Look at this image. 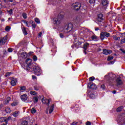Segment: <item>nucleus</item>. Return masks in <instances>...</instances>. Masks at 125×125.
Here are the masks:
<instances>
[{
	"instance_id": "1",
	"label": "nucleus",
	"mask_w": 125,
	"mask_h": 125,
	"mask_svg": "<svg viewBox=\"0 0 125 125\" xmlns=\"http://www.w3.org/2000/svg\"><path fill=\"white\" fill-rule=\"evenodd\" d=\"M63 31L65 33H73V32H75L74 25L71 23H68L64 26Z\"/></svg>"
},
{
	"instance_id": "2",
	"label": "nucleus",
	"mask_w": 125,
	"mask_h": 125,
	"mask_svg": "<svg viewBox=\"0 0 125 125\" xmlns=\"http://www.w3.org/2000/svg\"><path fill=\"white\" fill-rule=\"evenodd\" d=\"M104 78L107 79V81L112 82H114L116 79H117L116 75L113 74L112 73H109L108 75H105Z\"/></svg>"
},
{
	"instance_id": "3",
	"label": "nucleus",
	"mask_w": 125,
	"mask_h": 125,
	"mask_svg": "<svg viewBox=\"0 0 125 125\" xmlns=\"http://www.w3.org/2000/svg\"><path fill=\"white\" fill-rule=\"evenodd\" d=\"M63 17V15H61V14L58 15V18H54L53 20L54 24L57 25V26H59L60 23H61V19Z\"/></svg>"
},
{
	"instance_id": "4",
	"label": "nucleus",
	"mask_w": 125,
	"mask_h": 125,
	"mask_svg": "<svg viewBox=\"0 0 125 125\" xmlns=\"http://www.w3.org/2000/svg\"><path fill=\"white\" fill-rule=\"evenodd\" d=\"M33 69L34 73L35 75H37V76H41L42 73V69H41V67H40V66L39 65H36L35 67H34Z\"/></svg>"
},
{
	"instance_id": "5",
	"label": "nucleus",
	"mask_w": 125,
	"mask_h": 125,
	"mask_svg": "<svg viewBox=\"0 0 125 125\" xmlns=\"http://www.w3.org/2000/svg\"><path fill=\"white\" fill-rule=\"evenodd\" d=\"M118 123L120 125H125V113L120 115L118 120Z\"/></svg>"
},
{
	"instance_id": "6",
	"label": "nucleus",
	"mask_w": 125,
	"mask_h": 125,
	"mask_svg": "<svg viewBox=\"0 0 125 125\" xmlns=\"http://www.w3.org/2000/svg\"><path fill=\"white\" fill-rule=\"evenodd\" d=\"M53 110H54V104H52L47 108L46 110V113L51 114V113L53 112Z\"/></svg>"
},
{
	"instance_id": "7",
	"label": "nucleus",
	"mask_w": 125,
	"mask_h": 125,
	"mask_svg": "<svg viewBox=\"0 0 125 125\" xmlns=\"http://www.w3.org/2000/svg\"><path fill=\"white\" fill-rule=\"evenodd\" d=\"M114 82L115 84H116V85H117V86L119 85H122V84H123V81H122V79H121L120 77L116 78Z\"/></svg>"
},
{
	"instance_id": "8",
	"label": "nucleus",
	"mask_w": 125,
	"mask_h": 125,
	"mask_svg": "<svg viewBox=\"0 0 125 125\" xmlns=\"http://www.w3.org/2000/svg\"><path fill=\"white\" fill-rule=\"evenodd\" d=\"M105 37H106V38H109V37H110V33L107 32H101V39L102 40V41H103V40H104Z\"/></svg>"
},
{
	"instance_id": "9",
	"label": "nucleus",
	"mask_w": 125,
	"mask_h": 125,
	"mask_svg": "<svg viewBox=\"0 0 125 125\" xmlns=\"http://www.w3.org/2000/svg\"><path fill=\"white\" fill-rule=\"evenodd\" d=\"M7 42V36H5L4 37L0 38V46L5 44V43Z\"/></svg>"
},
{
	"instance_id": "10",
	"label": "nucleus",
	"mask_w": 125,
	"mask_h": 125,
	"mask_svg": "<svg viewBox=\"0 0 125 125\" xmlns=\"http://www.w3.org/2000/svg\"><path fill=\"white\" fill-rule=\"evenodd\" d=\"M81 3L79 2L75 3L72 4V7H73L75 10H79L80 8H81Z\"/></svg>"
},
{
	"instance_id": "11",
	"label": "nucleus",
	"mask_w": 125,
	"mask_h": 125,
	"mask_svg": "<svg viewBox=\"0 0 125 125\" xmlns=\"http://www.w3.org/2000/svg\"><path fill=\"white\" fill-rule=\"evenodd\" d=\"M102 4L104 6V9H106L107 6H108V4H109V1L107 0H102Z\"/></svg>"
},
{
	"instance_id": "12",
	"label": "nucleus",
	"mask_w": 125,
	"mask_h": 125,
	"mask_svg": "<svg viewBox=\"0 0 125 125\" xmlns=\"http://www.w3.org/2000/svg\"><path fill=\"white\" fill-rule=\"evenodd\" d=\"M25 63H26V65L29 67V68L31 69V67L32 66V60L31 59L28 58L26 61H25Z\"/></svg>"
},
{
	"instance_id": "13",
	"label": "nucleus",
	"mask_w": 125,
	"mask_h": 125,
	"mask_svg": "<svg viewBox=\"0 0 125 125\" xmlns=\"http://www.w3.org/2000/svg\"><path fill=\"white\" fill-rule=\"evenodd\" d=\"M42 103L43 104H45L47 106L49 105V103H50V100H48L46 99H42Z\"/></svg>"
},
{
	"instance_id": "14",
	"label": "nucleus",
	"mask_w": 125,
	"mask_h": 125,
	"mask_svg": "<svg viewBox=\"0 0 125 125\" xmlns=\"http://www.w3.org/2000/svg\"><path fill=\"white\" fill-rule=\"evenodd\" d=\"M103 20V15L102 14H99L98 16V18L97 19V22H102Z\"/></svg>"
},
{
	"instance_id": "15",
	"label": "nucleus",
	"mask_w": 125,
	"mask_h": 125,
	"mask_svg": "<svg viewBox=\"0 0 125 125\" xmlns=\"http://www.w3.org/2000/svg\"><path fill=\"white\" fill-rule=\"evenodd\" d=\"M103 54H105V55H108L111 54V53H112V50H107L106 49H104L103 50Z\"/></svg>"
},
{
	"instance_id": "16",
	"label": "nucleus",
	"mask_w": 125,
	"mask_h": 125,
	"mask_svg": "<svg viewBox=\"0 0 125 125\" xmlns=\"http://www.w3.org/2000/svg\"><path fill=\"white\" fill-rule=\"evenodd\" d=\"M89 47V44L87 42H86L84 44V46L83 47V48L84 49L83 52L85 53V54H86V52L85 51L86 49H87V48Z\"/></svg>"
},
{
	"instance_id": "17",
	"label": "nucleus",
	"mask_w": 125,
	"mask_h": 125,
	"mask_svg": "<svg viewBox=\"0 0 125 125\" xmlns=\"http://www.w3.org/2000/svg\"><path fill=\"white\" fill-rule=\"evenodd\" d=\"M21 98L22 101H24V102H25L28 100V96H27L26 94H23L21 96Z\"/></svg>"
},
{
	"instance_id": "18",
	"label": "nucleus",
	"mask_w": 125,
	"mask_h": 125,
	"mask_svg": "<svg viewBox=\"0 0 125 125\" xmlns=\"http://www.w3.org/2000/svg\"><path fill=\"white\" fill-rule=\"evenodd\" d=\"M33 22L34 21H23V23L25 24L27 27H31V24H33Z\"/></svg>"
},
{
	"instance_id": "19",
	"label": "nucleus",
	"mask_w": 125,
	"mask_h": 125,
	"mask_svg": "<svg viewBox=\"0 0 125 125\" xmlns=\"http://www.w3.org/2000/svg\"><path fill=\"white\" fill-rule=\"evenodd\" d=\"M87 86L90 89H94V84L91 82L88 83Z\"/></svg>"
},
{
	"instance_id": "20",
	"label": "nucleus",
	"mask_w": 125,
	"mask_h": 125,
	"mask_svg": "<svg viewBox=\"0 0 125 125\" xmlns=\"http://www.w3.org/2000/svg\"><path fill=\"white\" fill-rule=\"evenodd\" d=\"M16 83H17V80H16V79H15V78L12 79L11 81V84L13 86L16 85Z\"/></svg>"
},
{
	"instance_id": "21",
	"label": "nucleus",
	"mask_w": 125,
	"mask_h": 125,
	"mask_svg": "<svg viewBox=\"0 0 125 125\" xmlns=\"http://www.w3.org/2000/svg\"><path fill=\"white\" fill-rule=\"evenodd\" d=\"M21 67L23 68V69H26L27 70H30L29 66L27 65L26 63H23L21 64Z\"/></svg>"
},
{
	"instance_id": "22",
	"label": "nucleus",
	"mask_w": 125,
	"mask_h": 125,
	"mask_svg": "<svg viewBox=\"0 0 125 125\" xmlns=\"http://www.w3.org/2000/svg\"><path fill=\"white\" fill-rule=\"evenodd\" d=\"M21 57H22V58H24V59H25V58H27V53L26 52H23L21 54Z\"/></svg>"
},
{
	"instance_id": "23",
	"label": "nucleus",
	"mask_w": 125,
	"mask_h": 125,
	"mask_svg": "<svg viewBox=\"0 0 125 125\" xmlns=\"http://www.w3.org/2000/svg\"><path fill=\"white\" fill-rule=\"evenodd\" d=\"M21 29L22 30V32L24 34V35H25V36L28 35V32H27V30H26V28L25 27H23L21 26Z\"/></svg>"
},
{
	"instance_id": "24",
	"label": "nucleus",
	"mask_w": 125,
	"mask_h": 125,
	"mask_svg": "<svg viewBox=\"0 0 125 125\" xmlns=\"http://www.w3.org/2000/svg\"><path fill=\"white\" fill-rule=\"evenodd\" d=\"M91 39H92V41H96L98 40V37L95 35L92 36Z\"/></svg>"
},
{
	"instance_id": "25",
	"label": "nucleus",
	"mask_w": 125,
	"mask_h": 125,
	"mask_svg": "<svg viewBox=\"0 0 125 125\" xmlns=\"http://www.w3.org/2000/svg\"><path fill=\"white\" fill-rule=\"evenodd\" d=\"M19 114H20L19 111H15L13 113V115L14 116V117H18V116L19 115Z\"/></svg>"
},
{
	"instance_id": "26",
	"label": "nucleus",
	"mask_w": 125,
	"mask_h": 125,
	"mask_svg": "<svg viewBox=\"0 0 125 125\" xmlns=\"http://www.w3.org/2000/svg\"><path fill=\"white\" fill-rule=\"evenodd\" d=\"M34 20L37 24H41V21H40V19L39 18H35L34 19Z\"/></svg>"
},
{
	"instance_id": "27",
	"label": "nucleus",
	"mask_w": 125,
	"mask_h": 125,
	"mask_svg": "<svg viewBox=\"0 0 125 125\" xmlns=\"http://www.w3.org/2000/svg\"><path fill=\"white\" fill-rule=\"evenodd\" d=\"M6 119H5V117H1L0 118V122H4L6 123Z\"/></svg>"
},
{
	"instance_id": "28",
	"label": "nucleus",
	"mask_w": 125,
	"mask_h": 125,
	"mask_svg": "<svg viewBox=\"0 0 125 125\" xmlns=\"http://www.w3.org/2000/svg\"><path fill=\"white\" fill-rule=\"evenodd\" d=\"M113 39L115 40V41H120L121 39L120 37H118L116 36H113Z\"/></svg>"
},
{
	"instance_id": "29",
	"label": "nucleus",
	"mask_w": 125,
	"mask_h": 125,
	"mask_svg": "<svg viewBox=\"0 0 125 125\" xmlns=\"http://www.w3.org/2000/svg\"><path fill=\"white\" fill-rule=\"evenodd\" d=\"M5 112L6 113H10V112H11V110H10V108L9 107H7L5 109Z\"/></svg>"
},
{
	"instance_id": "30",
	"label": "nucleus",
	"mask_w": 125,
	"mask_h": 125,
	"mask_svg": "<svg viewBox=\"0 0 125 125\" xmlns=\"http://www.w3.org/2000/svg\"><path fill=\"white\" fill-rule=\"evenodd\" d=\"M25 90H26V87H25V86L21 87V92H23V91H25Z\"/></svg>"
},
{
	"instance_id": "31",
	"label": "nucleus",
	"mask_w": 125,
	"mask_h": 125,
	"mask_svg": "<svg viewBox=\"0 0 125 125\" xmlns=\"http://www.w3.org/2000/svg\"><path fill=\"white\" fill-rule=\"evenodd\" d=\"M123 109H124V106H120L117 109V112H121Z\"/></svg>"
},
{
	"instance_id": "32",
	"label": "nucleus",
	"mask_w": 125,
	"mask_h": 125,
	"mask_svg": "<svg viewBox=\"0 0 125 125\" xmlns=\"http://www.w3.org/2000/svg\"><path fill=\"white\" fill-rule=\"evenodd\" d=\"M21 125H28V122L26 121H23L21 122Z\"/></svg>"
},
{
	"instance_id": "33",
	"label": "nucleus",
	"mask_w": 125,
	"mask_h": 125,
	"mask_svg": "<svg viewBox=\"0 0 125 125\" xmlns=\"http://www.w3.org/2000/svg\"><path fill=\"white\" fill-rule=\"evenodd\" d=\"M32 114H35V113L37 112V110H36V109H35L34 108H32L31 109V111Z\"/></svg>"
},
{
	"instance_id": "34",
	"label": "nucleus",
	"mask_w": 125,
	"mask_h": 125,
	"mask_svg": "<svg viewBox=\"0 0 125 125\" xmlns=\"http://www.w3.org/2000/svg\"><path fill=\"white\" fill-rule=\"evenodd\" d=\"M30 94L31 95H37V92L35 91H30Z\"/></svg>"
},
{
	"instance_id": "35",
	"label": "nucleus",
	"mask_w": 125,
	"mask_h": 125,
	"mask_svg": "<svg viewBox=\"0 0 125 125\" xmlns=\"http://www.w3.org/2000/svg\"><path fill=\"white\" fill-rule=\"evenodd\" d=\"M5 30L6 32H9V31H10V27H9V26H7L5 27Z\"/></svg>"
},
{
	"instance_id": "36",
	"label": "nucleus",
	"mask_w": 125,
	"mask_h": 125,
	"mask_svg": "<svg viewBox=\"0 0 125 125\" xmlns=\"http://www.w3.org/2000/svg\"><path fill=\"white\" fill-rule=\"evenodd\" d=\"M34 103H37L38 101H39V99L37 97H34Z\"/></svg>"
},
{
	"instance_id": "37",
	"label": "nucleus",
	"mask_w": 125,
	"mask_h": 125,
	"mask_svg": "<svg viewBox=\"0 0 125 125\" xmlns=\"http://www.w3.org/2000/svg\"><path fill=\"white\" fill-rule=\"evenodd\" d=\"M7 12L10 14V15H11L12 13H13L12 9H10V10H7Z\"/></svg>"
},
{
	"instance_id": "38",
	"label": "nucleus",
	"mask_w": 125,
	"mask_h": 125,
	"mask_svg": "<svg viewBox=\"0 0 125 125\" xmlns=\"http://www.w3.org/2000/svg\"><path fill=\"white\" fill-rule=\"evenodd\" d=\"M18 103L16 102H14L13 103H12L11 104V105L12 106H16L17 105H18Z\"/></svg>"
},
{
	"instance_id": "39",
	"label": "nucleus",
	"mask_w": 125,
	"mask_h": 125,
	"mask_svg": "<svg viewBox=\"0 0 125 125\" xmlns=\"http://www.w3.org/2000/svg\"><path fill=\"white\" fill-rule=\"evenodd\" d=\"M94 80H95L94 77H91L89 78V81H90V82H92L94 81Z\"/></svg>"
},
{
	"instance_id": "40",
	"label": "nucleus",
	"mask_w": 125,
	"mask_h": 125,
	"mask_svg": "<svg viewBox=\"0 0 125 125\" xmlns=\"http://www.w3.org/2000/svg\"><path fill=\"white\" fill-rule=\"evenodd\" d=\"M120 43L123 44V43H125V38H124L121 40Z\"/></svg>"
},
{
	"instance_id": "41",
	"label": "nucleus",
	"mask_w": 125,
	"mask_h": 125,
	"mask_svg": "<svg viewBox=\"0 0 125 125\" xmlns=\"http://www.w3.org/2000/svg\"><path fill=\"white\" fill-rule=\"evenodd\" d=\"M114 59V57H108L107 58V61H110V60H112Z\"/></svg>"
},
{
	"instance_id": "42",
	"label": "nucleus",
	"mask_w": 125,
	"mask_h": 125,
	"mask_svg": "<svg viewBox=\"0 0 125 125\" xmlns=\"http://www.w3.org/2000/svg\"><path fill=\"white\" fill-rule=\"evenodd\" d=\"M22 17L24 19H26L27 18V14L26 13L22 14Z\"/></svg>"
},
{
	"instance_id": "43",
	"label": "nucleus",
	"mask_w": 125,
	"mask_h": 125,
	"mask_svg": "<svg viewBox=\"0 0 125 125\" xmlns=\"http://www.w3.org/2000/svg\"><path fill=\"white\" fill-rule=\"evenodd\" d=\"M33 60L34 61H37L38 60V57H37L36 56H34Z\"/></svg>"
},
{
	"instance_id": "44",
	"label": "nucleus",
	"mask_w": 125,
	"mask_h": 125,
	"mask_svg": "<svg viewBox=\"0 0 125 125\" xmlns=\"http://www.w3.org/2000/svg\"><path fill=\"white\" fill-rule=\"evenodd\" d=\"M85 125H91V123L89 121H87V122H86Z\"/></svg>"
},
{
	"instance_id": "45",
	"label": "nucleus",
	"mask_w": 125,
	"mask_h": 125,
	"mask_svg": "<svg viewBox=\"0 0 125 125\" xmlns=\"http://www.w3.org/2000/svg\"><path fill=\"white\" fill-rule=\"evenodd\" d=\"M8 52H12V51H13V50H12V48H10L8 49Z\"/></svg>"
},
{
	"instance_id": "46",
	"label": "nucleus",
	"mask_w": 125,
	"mask_h": 125,
	"mask_svg": "<svg viewBox=\"0 0 125 125\" xmlns=\"http://www.w3.org/2000/svg\"><path fill=\"white\" fill-rule=\"evenodd\" d=\"M101 87L103 89H105V85H104V84L101 85Z\"/></svg>"
},
{
	"instance_id": "47",
	"label": "nucleus",
	"mask_w": 125,
	"mask_h": 125,
	"mask_svg": "<svg viewBox=\"0 0 125 125\" xmlns=\"http://www.w3.org/2000/svg\"><path fill=\"white\" fill-rule=\"evenodd\" d=\"M9 101H10V97H7V99H6V102H7V103H8V102H9Z\"/></svg>"
},
{
	"instance_id": "48",
	"label": "nucleus",
	"mask_w": 125,
	"mask_h": 125,
	"mask_svg": "<svg viewBox=\"0 0 125 125\" xmlns=\"http://www.w3.org/2000/svg\"><path fill=\"white\" fill-rule=\"evenodd\" d=\"M32 28H33V29H36V25L35 23H32Z\"/></svg>"
},
{
	"instance_id": "49",
	"label": "nucleus",
	"mask_w": 125,
	"mask_h": 125,
	"mask_svg": "<svg viewBox=\"0 0 125 125\" xmlns=\"http://www.w3.org/2000/svg\"><path fill=\"white\" fill-rule=\"evenodd\" d=\"M5 76L6 77H9V76H10V73L8 72V73H6Z\"/></svg>"
},
{
	"instance_id": "50",
	"label": "nucleus",
	"mask_w": 125,
	"mask_h": 125,
	"mask_svg": "<svg viewBox=\"0 0 125 125\" xmlns=\"http://www.w3.org/2000/svg\"><path fill=\"white\" fill-rule=\"evenodd\" d=\"M89 2L90 3H93V2H94V0H89Z\"/></svg>"
},
{
	"instance_id": "51",
	"label": "nucleus",
	"mask_w": 125,
	"mask_h": 125,
	"mask_svg": "<svg viewBox=\"0 0 125 125\" xmlns=\"http://www.w3.org/2000/svg\"><path fill=\"white\" fill-rule=\"evenodd\" d=\"M34 89L35 90H39V88L38 86H34Z\"/></svg>"
},
{
	"instance_id": "52",
	"label": "nucleus",
	"mask_w": 125,
	"mask_h": 125,
	"mask_svg": "<svg viewBox=\"0 0 125 125\" xmlns=\"http://www.w3.org/2000/svg\"><path fill=\"white\" fill-rule=\"evenodd\" d=\"M32 79H33V80L37 79V76H36L35 75L32 76Z\"/></svg>"
},
{
	"instance_id": "53",
	"label": "nucleus",
	"mask_w": 125,
	"mask_h": 125,
	"mask_svg": "<svg viewBox=\"0 0 125 125\" xmlns=\"http://www.w3.org/2000/svg\"><path fill=\"white\" fill-rule=\"evenodd\" d=\"M77 124H78V122H74L71 124V125H75Z\"/></svg>"
},
{
	"instance_id": "54",
	"label": "nucleus",
	"mask_w": 125,
	"mask_h": 125,
	"mask_svg": "<svg viewBox=\"0 0 125 125\" xmlns=\"http://www.w3.org/2000/svg\"><path fill=\"white\" fill-rule=\"evenodd\" d=\"M60 37H61V38H64V35H63V34H62V33H61L60 34Z\"/></svg>"
},
{
	"instance_id": "55",
	"label": "nucleus",
	"mask_w": 125,
	"mask_h": 125,
	"mask_svg": "<svg viewBox=\"0 0 125 125\" xmlns=\"http://www.w3.org/2000/svg\"><path fill=\"white\" fill-rule=\"evenodd\" d=\"M42 32H40L39 34V37L41 38L42 37Z\"/></svg>"
},
{
	"instance_id": "56",
	"label": "nucleus",
	"mask_w": 125,
	"mask_h": 125,
	"mask_svg": "<svg viewBox=\"0 0 125 125\" xmlns=\"http://www.w3.org/2000/svg\"><path fill=\"white\" fill-rule=\"evenodd\" d=\"M33 54H34V52H30L29 53V55H30V56L33 55Z\"/></svg>"
},
{
	"instance_id": "57",
	"label": "nucleus",
	"mask_w": 125,
	"mask_h": 125,
	"mask_svg": "<svg viewBox=\"0 0 125 125\" xmlns=\"http://www.w3.org/2000/svg\"><path fill=\"white\" fill-rule=\"evenodd\" d=\"M117 91L116 90H114L112 92V93H113V94H116Z\"/></svg>"
},
{
	"instance_id": "58",
	"label": "nucleus",
	"mask_w": 125,
	"mask_h": 125,
	"mask_svg": "<svg viewBox=\"0 0 125 125\" xmlns=\"http://www.w3.org/2000/svg\"><path fill=\"white\" fill-rule=\"evenodd\" d=\"M95 31H98L99 30V28L98 27H97L95 28Z\"/></svg>"
},
{
	"instance_id": "59",
	"label": "nucleus",
	"mask_w": 125,
	"mask_h": 125,
	"mask_svg": "<svg viewBox=\"0 0 125 125\" xmlns=\"http://www.w3.org/2000/svg\"><path fill=\"white\" fill-rule=\"evenodd\" d=\"M4 21H5V20H4V19H2L1 20V21H2V22H4Z\"/></svg>"
},
{
	"instance_id": "60",
	"label": "nucleus",
	"mask_w": 125,
	"mask_h": 125,
	"mask_svg": "<svg viewBox=\"0 0 125 125\" xmlns=\"http://www.w3.org/2000/svg\"><path fill=\"white\" fill-rule=\"evenodd\" d=\"M10 2H13V0H9Z\"/></svg>"
},
{
	"instance_id": "61",
	"label": "nucleus",
	"mask_w": 125,
	"mask_h": 125,
	"mask_svg": "<svg viewBox=\"0 0 125 125\" xmlns=\"http://www.w3.org/2000/svg\"><path fill=\"white\" fill-rule=\"evenodd\" d=\"M121 50L122 51V52H123L124 53H125V51L124 50L121 49Z\"/></svg>"
},
{
	"instance_id": "62",
	"label": "nucleus",
	"mask_w": 125,
	"mask_h": 125,
	"mask_svg": "<svg viewBox=\"0 0 125 125\" xmlns=\"http://www.w3.org/2000/svg\"><path fill=\"white\" fill-rule=\"evenodd\" d=\"M11 19H12V18H9L8 19V21H9V20H11Z\"/></svg>"
},
{
	"instance_id": "63",
	"label": "nucleus",
	"mask_w": 125,
	"mask_h": 125,
	"mask_svg": "<svg viewBox=\"0 0 125 125\" xmlns=\"http://www.w3.org/2000/svg\"><path fill=\"white\" fill-rule=\"evenodd\" d=\"M111 64H114V62L113 61H112L110 62Z\"/></svg>"
},
{
	"instance_id": "64",
	"label": "nucleus",
	"mask_w": 125,
	"mask_h": 125,
	"mask_svg": "<svg viewBox=\"0 0 125 125\" xmlns=\"http://www.w3.org/2000/svg\"><path fill=\"white\" fill-rule=\"evenodd\" d=\"M1 13V10H0V14Z\"/></svg>"
}]
</instances>
